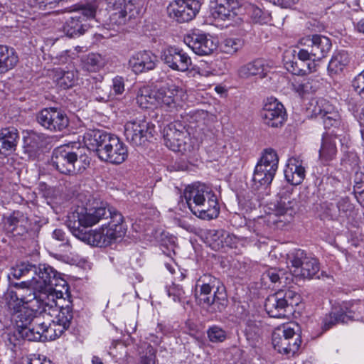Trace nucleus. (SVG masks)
I'll return each mask as SVG.
<instances>
[{"label":"nucleus","mask_w":364,"mask_h":364,"mask_svg":"<svg viewBox=\"0 0 364 364\" xmlns=\"http://www.w3.org/2000/svg\"><path fill=\"white\" fill-rule=\"evenodd\" d=\"M161 60L173 70L185 72L192 64L191 57L181 48L170 46L161 52Z\"/></svg>","instance_id":"19"},{"label":"nucleus","mask_w":364,"mask_h":364,"mask_svg":"<svg viewBox=\"0 0 364 364\" xmlns=\"http://www.w3.org/2000/svg\"><path fill=\"white\" fill-rule=\"evenodd\" d=\"M37 316L32 309L27 307L21 309L16 313H12L11 320L16 323L15 333L21 336L24 328H28V326H31Z\"/></svg>","instance_id":"33"},{"label":"nucleus","mask_w":364,"mask_h":364,"mask_svg":"<svg viewBox=\"0 0 364 364\" xmlns=\"http://www.w3.org/2000/svg\"><path fill=\"white\" fill-rule=\"evenodd\" d=\"M136 100L142 109H153L159 107L157 90H151L148 87H143L139 90Z\"/></svg>","instance_id":"38"},{"label":"nucleus","mask_w":364,"mask_h":364,"mask_svg":"<svg viewBox=\"0 0 364 364\" xmlns=\"http://www.w3.org/2000/svg\"><path fill=\"white\" fill-rule=\"evenodd\" d=\"M301 302L299 294L291 289H280L269 295L265 301L264 307L269 316L285 318L291 313L294 306Z\"/></svg>","instance_id":"7"},{"label":"nucleus","mask_w":364,"mask_h":364,"mask_svg":"<svg viewBox=\"0 0 364 364\" xmlns=\"http://www.w3.org/2000/svg\"><path fill=\"white\" fill-rule=\"evenodd\" d=\"M252 13V18L257 23H263L268 18V14L263 11L261 9L254 5L250 8Z\"/></svg>","instance_id":"56"},{"label":"nucleus","mask_w":364,"mask_h":364,"mask_svg":"<svg viewBox=\"0 0 364 364\" xmlns=\"http://www.w3.org/2000/svg\"><path fill=\"white\" fill-rule=\"evenodd\" d=\"M114 91V95H121L124 91V80L122 77L116 76L112 79V85L109 86Z\"/></svg>","instance_id":"58"},{"label":"nucleus","mask_w":364,"mask_h":364,"mask_svg":"<svg viewBox=\"0 0 364 364\" xmlns=\"http://www.w3.org/2000/svg\"><path fill=\"white\" fill-rule=\"evenodd\" d=\"M132 6H126L122 8H112L116 10L115 12L111 14L109 16V22L107 23V30L110 31V33L104 32L102 35H107V37L114 36L118 32H119L122 26L125 25L130 19L131 15L127 13V9Z\"/></svg>","instance_id":"28"},{"label":"nucleus","mask_w":364,"mask_h":364,"mask_svg":"<svg viewBox=\"0 0 364 364\" xmlns=\"http://www.w3.org/2000/svg\"><path fill=\"white\" fill-rule=\"evenodd\" d=\"M244 46V41L239 38H228L225 39L220 45L221 52L234 55Z\"/></svg>","instance_id":"43"},{"label":"nucleus","mask_w":364,"mask_h":364,"mask_svg":"<svg viewBox=\"0 0 364 364\" xmlns=\"http://www.w3.org/2000/svg\"><path fill=\"white\" fill-rule=\"evenodd\" d=\"M19 134L13 127L3 128L0 130V152L9 154L16 150Z\"/></svg>","instance_id":"31"},{"label":"nucleus","mask_w":364,"mask_h":364,"mask_svg":"<svg viewBox=\"0 0 364 364\" xmlns=\"http://www.w3.org/2000/svg\"><path fill=\"white\" fill-rule=\"evenodd\" d=\"M350 60L349 53L344 50L335 52L328 65L330 75L338 73L348 66Z\"/></svg>","instance_id":"37"},{"label":"nucleus","mask_w":364,"mask_h":364,"mask_svg":"<svg viewBox=\"0 0 364 364\" xmlns=\"http://www.w3.org/2000/svg\"><path fill=\"white\" fill-rule=\"evenodd\" d=\"M168 296H172L174 301H181L184 296V291L183 288L178 284H173L168 288Z\"/></svg>","instance_id":"55"},{"label":"nucleus","mask_w":364,"mask_h":364,"mask_svg":"<svg viewBox=\"0 0 364 364\" xmlns=\"http://www.w3.org/2000/svg\"><path fill=\"white\" fill-rule=\"evenodd\" d=\"M113 134L100 129H90L83 136V141L88 149L96 152L98 156L100 151L108 143Z\"/></svg>","instance_id":"25"},{"label":"nucleus","mask_w":364,"mask_h":364,"mask_svg":"<svg viewBox=\"0 0 364 364\" xmlns=\"http://www.w3.org/2000/svg\"><path fill=\"white\" fill-rule=\"evenodd\" d=\"M134 0H105L109 8H122L126 6H133Z\"/></svg>","instance_id":"60"},{"label":"nucleus","mask_w":364,"mask_h":364,"mask_svg":"<svg viewBox=\"0 0 364 364\" xmlns=\"http://www.w3.org/2000/svg\"><path fill=\"white\" fill-rule=\"evenodd\" d=\"M287 218L285 213H279L274 211L273 213L268 216L267 221L269 225H274L276 228L282 229L293 220V217H291L288 220Z\"/></svg>","instance_id":"49"},{"label":"nucleus","mask_w":364,"mask_h":364,"mask_svg":"<svg viewBox=\"0 0 364 364\" xmlns=\"http://www.w3.org/2000/svg\"><path fill=\"white\" fill-rule=\"evenodd\" d=\"M32 280L29 285L37 289L40 293L39 299H49V296H55L58 299L63 298L64 294L68 293V284L53 267L47 264H35Z\"/></svg>","instance_id":"3"},{"label":"nucleus","mask_w":364,"mask_h":364,"mask_svg":"<svg viewBox=\"0 0 364 364\" xmlns=\"http://www.w3.org/2000/svg\"><path fill=\"white\" fill-rule=\"evenodd\" d=\"M75 13H78L82 16L84 23L87 21H92L95 18L97 11V5L95 3H88L76 6L74 9Z\"/></svg>","instance_id":"45"},{"label":"nucleus","mask_w":364,"mask_h":364,"mask_svg":"<svg viewBox=\"0 0 364 364\" xmlns=\"http://www.w3.org/2000/svg\"><path fill=\"white\" fill-rule=\"evenodd\" d=\"M183 197L190 210L198 218L210 220L218 216L220 207L217 196L206 185L188 186L183 191Z\"/></svg>","instance_id":"2"},{"label":"nucleus","mask_w":364,"mask_h":364,"mask_svg":"<svg viewBox=\"0 0 364 364\" xmlns=\"http://www.w3.org/2000/svg\"><path fill=\"white\" fill-rule=\"evenodd\" d=\"M261 118L266 125L271 127H279L286 119V111L283 105L277 99L269 98L260 112Z\"/></svg>","instance_id":"20"},{"label":"nucleus","mask_w":364,"mask_h":364,"mask_svg":"<svg viewBox=\"0 0 364 364\" xmlns=\"http://www.w3.org/2000/svg\"><path fill=\"white\" fill-rule=\"evenodd\" d=\"M339 215L341 218L350 220L353 218L355 215V210L353 205L346 198H342L337 205Z\"/></svg>","instance_id":"48"},{"label":"nucleus","mask_w":364,"mask_h":364,"mask_svg":"<svg viewBox=\"0 0 364 364\" xmlns=\"http://www.w3.org/2000/svg\"><path fill=\"white\" fill-rule=\"evenodd\" d=\"M353 191L357 201L364 208V174L356 173Z\"/></svg>","instance_id":"51"},{"label":"nucleus","mask_w":364,"mask_h":364,"mask_svg":"<svg viewBox=\"0 0 364 364\" xmlns=\"http://www.w3.org/2000/svg\"><path fill=\"white\" fill-rule=\"evenodd\" d=\"M352 86L359 96L364 98V70L354 77Z\"/></svg>","instance_id":"54"},{"label":"nucleus","mask_w":364,"mask_h":364,"mask_svg":"<svg viewBox=\"0 0 364 364\" xmlns=\"http://www.w3.org/2000/svg\"><path fill=\"white\" fill-rule=\"evenodd\" d=\"M215 3L212 13L215 19L230 21L237 16L235 10L239 8L238 0H215Z\"/></svg>","instance_id":"26"},{"label":"nucleus","mask_w":364,"mask_h":364,"mask_svg":"<svg viewBox=\"0 0 364 364\" xmlns=\"http://www.w3.org/2000/svg\"><path fill=\"white\" fill-rule=\"evenodd\" d=\"M35 264L29 262H22L11 269L8 277L9 280L11 277L18 279L25 276L32 278L33 271H35Z\"/></svg>","instance_id":"41"},{"label":"nucleus","mask_w":364,"mask_h":364,"mask_svg":"<svg viewBox=\"0 0 364 364\" xmlns=\"http://www.w3.org/2000/svg\"><path fill=\"white\" fill-rule=\"evenodd\" d=\"M331 40L326 36L320 35V51L322 54V57H325L326 55L331 50Z\"/></svg>","instance_id":"59"},{"label":"nucleus","mask_w":364,"mask_h":364,"mask_svg":"<svg viewBox=\"0 0 364 364\" xmlns=\"http://www.w3.org/2000/svg\"><path fill=\"white\" fill-rule=\"evenodd\" d=\"M278 163L277 152L272 149H265L255 166L252 176L253 186L256 189L266 188L271 184L278 168Z\"/></svg>","instance_id":"10"},{"label":"nucleus","mask_w":364,"mask_h":364,"mask_svg":"<svg viewBox=\"0 0 364 364\" xmlns=\"http://www.w3.org/2000/svg\"><path fill=\"white\" fill-rule=\"evenodd\" d=\"M78 73L76 70H61L58 78V85L63 89H68L73 87L77 82Z\"/></svg>","instance_id":"44"},{"label":"nucleus","mask_w":364,"mask_h":364,"mask_svg":"<svg viewBox=\"0 0 364 364\" xmlns=\"http://www.w3.org/2000/svg\"><path fill=\"white\" fill-rule=\"evenodd\" d=\"M87 28V23L82 21V16L79 15L78 12L73 14L66 21L63 26V31L68 36L74 38L83 34Z\"/></svg>","instance_id":"36"},{"label":"nucleus","mask_w":364,"mask_h":364,"mask_svg":"<svg viewBox=\"0 0 364 364\" xmlns=\"http://www.w3.org/2000/svg\"><path fill=\"white\" fill-rule=\"evenodd\" d=\"M105 146L98 155L101 161L113 164H120L127 159L128 156L127 147L117 136L113 135Z\"/></svg>","instance_id":"18"},{"label":"nucleus","mask_w":364,"mask_h":364,"mask_svg":"<svg viewBox=\"0 0 364 364\" xmlns=\"http://www.w3.org/2000/svg\"><path fill=\"white\" fill-rule=\"evenodd\" d=\"M90 163V158L84 153V149L73 150L68 145H64L53 151L51 164L64 175L82 173L89 166Z\"/></svg>","instance_id":"4"},{"label":"nucleus","mask_w":364,"mask_h":364,"mask_svg":"<svg viewBox=\"0 0 364 364\" xmlns=\"http://www.w3.org/2000/svg\"><path fill=\"white\" fill-rule=\"evenodd\" d=\"M36 292L28 294L26 295L24 294L18 293L14 290H9L6 295L5 299L8 308L12 315V313H16L21 310L24 306V304L31 301L33 299H38Z\"/></svg>","instance_id":"29"},{"label":"nucleus","mask_w":364,"mask_h":364,"mask_svg":"<svg viewBox=\"0 0 364 364\" xmlns=\"http://www.w3.org/2000/svg\"><path fill=\"white\" fill-rule=\"evenodd\" d=\"M293 90L296 93H298L300 96L303 97L306 94H308V91L311 90L312 87L309 86L308 84H293Z\"/></svg>","instance_id":"62"},{"label":"nucleus","mask_w":364,"mask_h":364,"mask_svg":"<svg viewBox=\"0 0 364 364\" xmlns=\"http://www.w3.org/2000/svg\"><path fill=\"white\" fill-rule=\"evenodd\" d=\"M53 239L61 242L60 246L68 245L65 232L61 229H55L52 233Z\"/></svg>","instance_id":"61"},{"label":"nucleus","mask_w":364,"mask_h":364,"mask_svg":"<svg viewBox=\"0 0 364 364\" xmlns=\"http://www.w3.org/2000/svg\"><path fill=\"white\" fill-rule=\"evenodd\" d=\"M166 146L173 151H186L187 133L180 124H170L164 130Z\"/></svg>","instance_id":"22"},{"label":"nucleus","mask_w":364,"mask_h":364,"mask_svg":"<svg viewBox=\"0 0 364 364\" xmlns=\"http://www.w3.org/2000/svg\"><path fill=\"white\" fill-rule=\"evenodd\" d=\"M36 120L45 129L51 132H61L69 125V118L63 110L44 108L36 114Z\"/></svg>","instance_id":"15"},{"label":"nucleus","mask_w":364,"mask_h":364,"mask_svg":"<svg viewBox=\"0 0 364 364\" xmlns=\"http://www.w3.org/2000/svg\"><path fill=\"white\" fill-rule=\"evenodd\" d=\"M268 68L269 66L265 60L257 58L241 66L238 70V74L242 78L256 75L264 78L268 72Z\"/></svg>","instance_id":"30"},{"label":"nucleus","mask_w":364,"mask_h":364,"mask_svg":"<svg viewBox=\"0 0 364 364\" xmlns=\"http://www.w3.org/2000/svg\"><path fill=\"white\" fill-rule=\"evenodd\" d=\"M184 43L198 55H210L218 48V41L210 33L193 31L184 36Z\"/></svg>","instance_id":"14"},{"label":"nucleus","mask_w":364,"mask_h":364,"mask_svg":"<svg viewBox=\"0 0 364 364\" xmlns=\"http://www.w3.org/2000/svg\"><path fill=\"white\" fill-rule=\"evenodd\" d=\"M207 336L212 343H221L227 338L226 331L221 327L213 325L207 330Z\"/></svg>","instance_id":"50"},{"label":"nucleus","mask_w":364,"mask_h":364,"mask_svg":"<svg viewBox=\"0 0 364 364\" xmlns=\"http://www.w3.org/2000/svg\"><path fill=\"white\" fill-rule=\"evenodd\" d=\"M355 320H364V301L343 302L338 306H334L324 318L322 330L326 331L336 324Z\"/></svg>","instance_id":"8"},{"label":"nucleus","mask_w":364,"mask_h":364,"mask_svg":"<svg viewBox=\"0 0 364 364\" xmlns=\"http://www.w3.org/2000/svg\"><path fill=\"white\" fill-rule=\"evenodd\" d=\"M43 311H46L47 310L52 309L55 307L53 311H58V314L53 321L55 337H60L65 331L68 330L70 326L71 321L73 318V312L72 306L67 304L65 306H60L59 310L57 308V304L53 299L52 304H48L41 299Z\"/></svg>","instance_id":"17"},{"label":"nucleus","mask_w":364,"mask_h":364,"mask_svg":"<svg viewBox=\"0 0 364 364\" xmlns=\"http://www.w3.org/2000/svg\"><path fill=\"white\" fill-rule=\"evenodd\" d=\"M123 222V216L115 208L93 199L68 215V227L80 240L102 247L110 245L126 234Z\"/></svg>","instance_id":"1"},{"label":"nucleus","mask_w":364,"mask_h":364,"mask_svg":"<svg viewBox=\"0 0 364 364\" xmlns=\"http://www.w3.org/2000/svg\"><path fill=\"white\" fill-rule=\"evenodd\" d=\"M287 262L291 264L292 276L298 279H311L318 271V264L315 258L306 256L300 249H295L287 255Z\"/></svg>","instance_id":"11"},{"label":"nucleus","mask_w":364,"mask_h":364,"mask_svg":"<svg viewBox=\"0 0 364 364\" xmlns=\"http://www.w3.org/2000/svg\"><path fill=\"white\" fill-rule=\"evenodd\" d=\"M156 350L150 344H147L144 353L140 358L139 364H156Z\"/></svg>","instance_id":"53"},{"label":"nucleus","mask_w":364,"mask_h":364,"mask_svg":"<svg viewBox=\"0 0 364 364\" xmlns=\"http://www.w3.org/2000/svg\"><path fill=\"white\" fill-rule=\"evenodd\" d=\"M11 285L19 289V290H24L26 291H29V294H32L33 292H36V289H34L28 287V283L26 282H11Z\"/></svg>","instance_id":"63"},{"label":"nucleus","mask_w":364,"mask_h":364,"mask_svg":"<svg viewBox=\"0 0 364 364\" xmlns=\"http://www.w3.org/2000/svg\"><path fill=\"white\" fill-rule=\"evenodd\" d=\"M67 0H36V6L46 13H50L58 6H63Z\"/></svg>","instance_id":"52"},{"label":"nucleus","mask_w":364,"mask_h":364,"mask_svg":"<svg viewBox=\"0 0 364 364\" xmlns=\"http://www.w3.org/2000/svg\"><path fill=\"white\" fill-rule=\"evenodd\" d=\"M178 90L173 87H163L157 90L159 106L167 108L176 107Z\"/></svg>","instance_id":"39"},{"label":"nucleus","mask_w":364,"mask_h":364,"mask_svg":"<svg viewBox=\"0 0 364 364\" xmlns=\"http://www.w3.org/2000/svg\"><path fill=\"white\" fill-rule=\"evenodd\" d=\"M203 284L204 285H208L211 287H220L219 280L210 274H204L203 276L200 277L196 282V286Z\"/></svg>","instance_id":"57"},{"label":"nucleus","mask_w":364,"mask_h":364,"mask_svg":"<svg viewBox=\"0 0 364 364\" xmlns=\"http://www.w3.org/2000/svg\"><path fill=\"white\" fill-rule=\"evenodd\" d=\"M28 328H24L20 337L30 341H46L50 330H53L50 324L46 323L41 315L36 316ZM51 337V336H50Z\"/></svg>","instance_id":"24"},{"label":"nucleus","mask_w":364,"mask_h":364,"mask_svg":"<svg viewBox=\"0 0 364 364\" xmlns=\"http://www.w3.org/2000/svg\"><path fill=\"white\" fill-rule=\"evenodd\" d=\"M158 58L150 50H142L132 55L129 60V66L135 74L153 70L157 65Z\"/></svg>","instance_id":"23"},{"label":"nucleus","mask_w":364,"mask_h":364,"mask_svg":"<svg viewBox=\"0 0 364 364\" xmlns=\"http://www.w3.org/2000/svg\"><path fill=\"white\" fill-rule=\"evenodd\" d=\"M18 62L15 49L5 45H0V73H5L13 69Z\"/></svg>","instance_id":"34"},{"label":"nucleus","mask_w":364,"mask_h":364,"mask_svg":"<svg viewBox=\"0 0 364 364\" xmlns=\"http://www.w3.org/2000/svg\"><path fill=\"white\" fill-rule=\"evenodd\" d=\"M92 97L100 102H107L114 98L110 87L102 82L95 81L91 90Z\"/></svg>","instance_id":"40"},{"label":"nucleus","mask_w":364,"mask_h":364,"mask_svg":"<svg viewBox=\"0 0 364 364\" xmlns=\"http://www.w3.org/2000/svg\"><path fill=\"white\" fill-rule=\"evenodd\" d=\"M286 274L287 273L283 269L271 267L262 274V279L264 281L269 279L273 284H281L282 279H287V277H285Z\"/></svg>","instance_id":"47"},{"label":"nucleus","mask_w":364,"mask_h":364,"mask_svg":"<svg viewBox=\"0 0 364 364\" xmlns=\"http://www.w3.org/2000/svg\"><path fill=\"white\" fill-rule=\"evenodd\" d=\"M320 106V121L323 124L325 129H331L329 132H326L323 134L322 146L320 149V159L325 158L326 160L331 159L336 153V146L335 139L336 132L335 129L338 128L341 124L340 115L332 104L328 101L322 100Z\"/></svg>","instance_id":"5"},{"label":"nucleus","mask_w":364,"mask_h":364,"mask_svg":"<svg viewBox=\"0 0 364 364\" xmlns=\"http://www.w3.org/2000/svg\"><path fill=\"white\" fill-rule=\"evenodd\" d=\"M154 132V124L145 119L129 121L124 125L126 139L134 146H145L153 138Z\"/></svg>","instance_id":"13"},{"label":"nucleus","mask_w":364,"mask_h":364,"mask_svg":"<svg viewBox=\"0 0 364 364\" xmlns=\"http://www.w3.org/2000/svg\"><path fill=\"white\" fill-rule=\"evenodd\" d=\"M201 4L198 0H176L167 7L168 16L178 23L189 22L198 14Z\"/></svg>","instance_id":"16"},{"label":"nucleus","mask_w":364,"mask_h":364,"mask_svg":"<svg viewBox=\"0 0 364 364\" xmlns=\"http://www.w3.org/2000/svg\"><path fill=\"white\" fill-rule=\"evenodd\" d=\"M200 294H196L199 305L210 313L223 312L228 306V300L223 287H211L200 284Z\"/></svg>","instance_id":"12"},{"label":"nucleus","mask_w":364,"mask_h":364,"mask_svg":"<svg viewBox=\"0 0 364 364\" xmlns=\"http://www.w3.org/2000/svg\"><path fill=\"white\" fill-rule=\"evenodd\" d=\"M46 136L36 132H31L23 136V149L28 157L31 159H36L42 148L45 145Z\"/></svg>","instance_id":"27"},{"label":"nucleus","mask_w":364,"mask_h":364,"mask_svg":"<svg viewBox=\"0 0 364 364\" xmlns=\"http://www.w3.org/2000/svg\"><path fill=\"white\" fill-rule=\"evenodd\" d=\"M272 341L274 348L279 353L294 355L301 343L299 326L291 323L277 328L272 333Z\"/></svg>","instance_id":"6"},{"label":"nucleus","mask_w":364,"mask_h":364,"mask_svg":"<svg viewBox=\"0 0 364 364\" xmlns=\"http://www.w3.org/2000/svg\"><path fill=\"white\" fill-rule=\"evenodd\" d=\"M317 65V60L303 61L296 60L286 61L285 63L287 70L296 75H304L316 72Z\"/></svg>","instance_id":"35"},{"label":"nucleus","mask_w":364,"mask_h":364,"mask_svg":"<svg viewBox=\"0 0 364 364\" xmlns=\"http://www.w3.org/2000/svg\"><path fill=\"white\" fill-rule=\"evenodd\" d=\"M247 339L257 341L263 333V324L260 321L248 320L245 329Z\"/></svg>","instance_id":"42"},{"label":"nucleus","mask_w":364,"mask_h":364,"mask_svg":"<svg viewBox=\"0 0 364 364\" xmlns=\"http://www.w3.org/2000/svg\"><path fill=\"white\" fill-rule=\"evenodd\" d=\"M6 230L13 237L22 240H35L38 237L41 225L31 223L21 211H14L5 221Z\"/></svg>","instance_id":"9"},{"label":"nucleus","mask_w":364,"mask_h":364,"mask_svg":"<svg viewBox=\"0 0 364 364\" xmlns=\"http://www.w3.org/2000/svg\"><path fill=\"white\" fill-rule=\"evenodd\" d=\"M284 176L291 186L299 185L304 179L305 168L295 158L289 159L284 170Z\"/></svg>","instance_id":"32"},{"label":"nucleus","mask_w":364,"mask_h":364,"mask_svg":"<svg viewBox=\"0 0 364 364\" xmlns=\"http://www.w3.org/2000/svg\"><path fill=\"white\" fill-rule=\"evenodd\" d=\"M294 188L287 186L282 188L277 193V202L274 204V211L275 213H285L287 219L294 217L296 213L299 205L297 197L293 193Z\"/></svg>","instance_id":"21"},{"label":"nucleus","mask_w":364,"mask_h":364,"mask_svg":"<svg viewBox=\"0 0 364 364\" xmlns=\"http://www.w3.org/2000/svg\"><path fill=\"white\" fill-rule=\"evenodd\" d=\"M305 84H308L309 86L312 87L311 90L308 91V94H314L317 92L318 89V81L316 77L309 78Z\"/></svg>","instance_id":"64"},{"label":"nucleus","mask_w":364,"mask_h":364,"mask_svg":"<svg viewBox=\"0 0 364 364\" xmlns=\"http://www.w3.org/2000/svg\"><path fill=\"white\" fill-rule=\"evenodd\" d=\"M83 68L90 72L97 71L102 65V57L98 53H90L82 59Z\"/></svg>","instance_id":"46"}]
</instances>
